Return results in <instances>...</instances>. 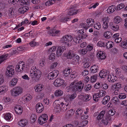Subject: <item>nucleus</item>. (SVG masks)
I'll use <instances>...</instances> for the list:
<instances>
[{
  "label": "nucleus",
  "instance_id": "nucleus-1",
  "mask_svg": "<svg viewBox=\"0 0 127 127\" xmlns=\"http://www.w3.org/2000/svg\"><path fill=\"white\" fill-rule=\"evenodd\" d=\"M84 87V84L81 81L77 82H73L71 83L69 88L70 90L73 91L80 92L83 89Z\"/></svg>",
  "mask_w": 127,
  "mask_h": 127
},
{
  "label": "nucleus",
  "instance_id": "nucleus-2",
  "mask_svg": "<svg viewBox=\"0 0 127 127\" xmlns=\"http://www.w3.org/2000/svg\"><path fill=\"white\" fill-rule=\"evenodd\" d=\"M31 68L30 71V75L32 78L36 82H37L40 79L42 73L41 71L38 69H36L35 67Z\"/></svg>",
  "mask_w": 127,
  "mask_h": 127
},
{
  "label": "nucleus",
  "instance_id": "nucleus-3",
  "mask_svg": "<svg viewBox=\"0 0 127 127\" xmlns=\"http://www.w3.org/2000/svg\"><path fill=\"white\" fill-rule=\"evenodd\" d=\"M72 37L70 35H66L64 36L61 39L62 42L65 45L69 46H71V42L73 41Z\"/></svg>",
  "mask_w": 127,
  "mask_h": 127
},
{
  "label": "nucleus",
  "instance_id": "nucleus-4",
  "mask_svg": "<svg viewBox=\"0 0 127 127\" xmlns=\"http://www.w3.org/2000/svg\"><path fill=\"white\" fill-rule=\"evenodd\" d=\"M10 65L6 69L5 72V76L7 78L15 76L14 70Z\"/></svg>",
  "mask_w": 127,
  "mask_h": 127
},
{
  "label": "nucleus",
  "instance_id": "nucleus-5",
  "mask_svg": "<svg viewBox=\"0 0 127 127\" xmlns=\"http://www.w3.org/2000/svg\"><path fill=\"white\" fill-rule=\"evenodd\" d=\"M23 92L22 89L20 87H17L12 90L11 95L12 96H16Z\"/></svg>",
  "mask_w": 127,
  "mask_h": 127
},
{
  "label": "nucleus",
  "instance_id": "nucleus-6",
  "mask_svg": "<svg viewBox=\"0 0 127 127\" xmlns=\"http://www.w3.org/2000/svg\"><path fill=\"white\" fill-rule=\"evenodd\" d=\"M53 84L56 87H57L61 85L64 87H65L66 86V83H64V80L60 78L56 79L54 81Z\"/></svg>",
  "mask_w": 127,
  "mask_h": 127
},
{
  "label": "nucleus",
  "instance_id": "nucleus-7",
  "mask_svg": "<svg viewBox=\"0 0 127 127\" xmlns=\"http://www.w3.org/2000/svg\"><path fill=\"white\" fill-rule=\"evenodd\" d=\"M63 55L66 59H70L75 57L76 54L74 53L73 51L69 50L65 53H64Z\"/></svg>",
  "mask_w": 127,
  "mask_h": 127
},
{
  "label": "nucleus",
  "instance_id": "nucleus-8",
  "mask_svg": "<svg viewBox=\"0 0 127 127\" xmlns=\"http://www.w3.org/2000/svg\"><path fill=\"white\" fill-rule=\"evenodd\" d=\"M70 104L69 102L66 103L64 104L62 102L61 106V111L62 112H65L67 109L69 108Z\"/></svg>",
  "mask_w": 127,
  "mask_h": 127
},
{
  "label": "nucleus",
  "instance_id": "nucleus-9",
  "mask_svg": "<svg viewBox=\"0 0 127 127\" xmlns=\"http://www.w3.org/2000/svg\"><path fill=\"white\" fill-rule=\"evenodd\" d=\"M78 36L82 39H84L86 38L88 36L87 34L86 33L84 32V30L81 29L78 31Z\"/></svg>",
  "mask_w": 127,
  "mask_h": 127
},
{
  "label": "nucleus",
  "instance_id": "nucleus-10",
  "mask_svg": "<svg viewBox=\"0 0 127 127\" xmlns=\"http://www.w3.org/2000/svg\"><path fill=\"white\" fill-rule=\"evenodd\" d=\"M35 107L36 112L39 113H41L43 111L44 108L43 105L41 103H37Z\"/></svg>",
  "mask_w": 127,
  "mask_h": 127
},
{
  "label": "nucleus",
  "instance_id": "nucleus-11",
  "mask_svg": "<svg viewBox=\"0 0 127 127\" xmlns=\"http://www.w3.org/2000/svg\"><path fill=\"white\" fill-rule=\"evenodd\" d=\"M66 49L65 46H60L57 48L56 55L57 56H61L63 52Z\"/></svg>",
  "mask_w": 127,
  "mask_h": 127
},
{
  "label": "nucleus",
  "instance_id": "nucleus-12",
  "mask_svg": "<svg viewBox=\"0 0 127 127\" xmlns=\"http://www.w3.org/2000/svg\"><path fill=\"white\" fill-rule=\"evenodd\" d=\"M96 55L97 58L101 60H104L106 58V55L104 52L99 51L97 52Z\"/></svg>",
  "mask_w": 127,
  "mask_h": 127
},
{
  "label": "nucleus",
  "instance_id": "nucleus-13",
  "mask_svg": "<svg viewBox=\"0 0 127 127\" xmlns=\"http://www.w3.org/2000/svg\"><path fill=\"white\" fill-rule=\"evenodd\" d=\"M62 102L58 101L56 102L55 105L54 110L57 113H59L61 111V106Z\"/></svg>",
  "mask_w": 127,
  "mask_h": 127
},
{
  "label": "nucleus",
  "instance_id": "nucleus-14",
  "mask_svg": "<svg viewBox=\"0 0 127 127\" xmlns=\"http://www.w3.org/2000/svg\"><path fill=\"white\" fill-rule=\"evenodd\" d=\"M75 56L71 59H72L71 61V63L72 64L74 65L78 64L79 63V60L80 58L79 56L77 55H76Z\"/></svg>",
  "mask_w": 127,
  "mask_h": 127
},
{
  "label": "nucleus",
  "instance_id": "nucleus-15",
  "mask_svg": "<svg viewBox=\"0 0 127 127\" xmlns=\"http://www.w3.org/2000/svg\"><path fill=\"white\" fill-rule=\"evenodd\" d=\"M79 98L85 101H89L91 98V96L88 95H81L79 96Z\"/></svg>",
  "mask_w": 127,
  "mask_h": 127
},
{
  "label": "nucleus",
  "instance_id": "nucleus-16",
  "mask_svg": "<svg viewBox=\"0 0 127 127\" xmlns=\"http://www.w3.org/2000/svg\"><path fill=\"white\" fill-rule=\"evenodd\" d=\"M28 121L26 119H22L19 121L18 123V125L22 127L25 126L28 124Z\"/></svg>",
  "mask_w": 127,
  "mask_h": 127
},
{
  "label": "nucleus",
  "instance_id": "nucleus-17",
  "mask_svg": "<svg viewBox=\"0 0 127 127\" xmlns=\"http://www.w3.org/2000/svg\"><path fill=\"white\" fill-rule=\"evenodd\" d=\"M108 72H107L106 70H102L99 73V75L101 78H103L108 76Z\"/></svg>",
  "mask_w": 127,
  "mask_h": 127
},
{
  "label": "nucleus",
  "instance_id": "nucleus-18",
  "mask_svg": "<svg viewBox=\"0 0 127 127\" xmlns=\"http://www.w3.org/2000/svg\"><path fill=\"white\" fill-rule=\"evenodd\" d=\"M7 87L3 86L0 87V95L3 94L7 91Z\"/></svg>",
  "mask_w": 127,
  "mask_h": 127
},
{
  "label": "nucleus",
  "instance_id": "nucleus-19",
  "mask_svg": "<svg viewBox=\"0 0 127 127\" xmlns=\"http://www.w3.org/2000/svg\"><path fill=\"white\" fill-rule=\"evenodd\" d=\"M116 7L115 5H112L109 7L107 9V12L111 13L114 12L116 9Z\"/></svg>",
  "mask_w": 127,
  "mask_h": 127
},
{
  "label": "nucleus",
  "instance_id": "nucleus-20",
  "mask_svg": "<svg viewBox=\"0 0 127 127\" xmlns=\"http://www.w3.org/2000/svg\"><path fill=\"white\" fill-rule=\"evenodd\" d=\"M99 67L98 65H93L91 68V71L92 73H96L99 69Z\"/></svg>",
  "mask_w": 127,
  "mask_h": 127
},
{
  "label": "nucleus",
  "instance_id": "nucleus-21",
  "mask_svg": "<svg viewBox=\"0 0 127 127\" xmlns=\"http://www.w3.org/2000/svg\"><path fill=\"white\" fill-rule=\"evenodd\" d=\"M79 12V10L76 11L74 8H71L67 14L68 15H74Z\"/></svg>",
  "mask_w": 127,
  "mask_h": 127
},
{
  "label": "nucleus",
  "instance_id": "nucleus-22",
  "mask_svg": "<svg viewBox=\"0 0 127 127\" xmlns=\"http://www.w3.org/2000/svg\"><path fill=\"white\" fill-rule=\"evenodd\" d=\"M110 97L109 95L106 96L103 99L102 103L104 105H105L110 100Z\"/></svg>",
  "mask_w": 127,
  "mask_h": 127
},
{
  "label": "nucleus",
  "instance_id": "nucleus-23",
  "mask_svg": "<svg viewBox=\"0 0 127 127\" xmlns=\"http://www.w3.org/2000/svg\"><path fill=\"white\" fill-rule=\"evenodd\" d=\"M29 9L28 7L26 6L20 7L19 9V12L21 13H24L27 11Z\"/></svg>",
  "mask_w": 127,
  "mask_h": 127
},
{
  "label": "nucleus",
  "instance_id": "nucleus-24",
  "mask_svg": "<svg viewBox=\"0 0 127 127\" xmlns=\"http://www.w3.org/2000/svg\"><path fill=\"white\" fill-rule=\"evenodd\" d=\"M111 100V101L113 102V103L118 104L121 103V101L119 100V99L117 96H114L113 97L112 99Z\"/></svg>",
  "mask_w": 127,
  "mask_h": 127
},
{
  "label": "nucleus",
  "instance_id": "nucleus-25",
  "mask_svg": "<svg viewBox=\"0 0 127 127\" xmlns=\"http://www.w3.org/2000/svg\"><path fill=\"white\" fill-rule=\"evenodd\" d=\"M9 15L10 16H14L16 13V11L14 8L10 7L9 8Z\"/></svg>",
  "mask_w": 127,
  "mask_h": 127
},
{
  "label": "nucleus",
  "instance_id": "nucleus-26",
  "mask_svg": "<svg viewBox=\"0 0 127 127\" xmlns=\"http://www.w3.org/2000/svg\"><path fill=\"white\" fill-rule=\"evenodd\" d=\"M71 71L70 70V69L69 68H65L63 73L64 75L66 77L68 76L71 73Z\"/></svg>",
  "mask_w": 127,
  "mask_h": 127
},
{
  "label": "nucleus",
  "instance_id": "nucleus-27",
  "mask_svg": "<svg viewBox=\"0 0 127 127\" xmlns=\"http://www.w3.org/2000/svg\"><path fill=\"white\" fill-rule=\"evenodd\" d=\"M39 123L41 125H42L47 122V121L45 119H44L43 116H41L39 117L38 119Z\"/></svg>",
  "mask_w": 127,
  "mask_h": 127
},
{
  "label": "nucleus",
  "instance_id": "nucleus-28",
  "mask_svg": "<svg viewBox=\"0 0 127 127\" xmlns=\"http://www.w3.org/2000/svg\"><path fill=\"white\" fill-rule=\"evenodd\" d=\"M63 94V92L62 90H56L55 93V96L59 97L62 95Z\"/></svg>",
  "mask_w": 127,
  "mask_h": 127
},
{
  "label": "nucleus",
  "instance_id": "nucleus-29",
  "mask_svg": "<svg viewBox=\"0 0 127 127\" xmlns=\"http://www.w3.org/2000/svg\"><path fill=\"white\" fill-rule=\"evenodd\" d=\"M115 22L117 24H118L122 21V19L119 16H117L114 18Z\"/></svg>",
  "mask_w": 127,
  "mask_h": 127
},
{
  "label": "nucleus",
  "instance_id": "nucleus-30",
  "mask_svg": "<svg viewBox=\"0 0 127 127\" xmlns=\"http://www.w3.org/2000/svg\"><path fill=\"white\" fill-rule=\"evenodd\" d=\"M112 35V34L111 32L107 31L104 33V36L106 38L108 39Z\"/></svg>",
  "mask_w": 127,
  "mask_h": 127
},
{
  "label": "nucleus",
  "instance_id": "nucleus-31",
  "mask_svg": "<svg viewBox=\"0 0 127 127\" xmlns=\"http://www.w3.org/2000/svg\"><path fill=\"white\" fill-rule=\"evenodd\" d=\"M8 54H6V55H3L0 56V64L5 60L6 59V58L8 56Z\"/></svg>",
  "mask_w": 127,
  "mask_h": 127
},
{
  "label": "nucleus",
  "instance_id": "nucleus-32",
  "mask_svg": "<svg viewBox=\"0 0 127 127\" xmlns=\"http://www.w3.org/2000/svg\"><path fill=\"white\" fill-rule=\"evenodd\" d=\"M18 81V79L16 78H13L10 83V85L11 86L15 85L16 84Z\"/></svg>",
  "mask_w": 127,
  "mask_h": 127
},
{
  "label": "nucleus",
  "instance_id": "nucleus-33",
  "mask_svg": "<svg viewBox=\"0 0 127 127\" xmlns=\"http://www.w3.org/2000/svg\"><path fill=\"white\" fill-rule=\"evenodd\" d=\"M105 113V111H102L97 117V118L98 120H99L102 118L104 116Z\"/></svg>",
  "mask_w": 127,
  "mask_h": 127
},
{
  "label": "nucleus",
  "instance_id": "nucleus-34",
  "mask_svg": "<svg viewBox=\"0 0 127 127\" xmlns=\"http://www.w3.org/2000/svg\"><path fill=\"white\" fill-rule=\"evenodd\" d=\"M80 37H79V36L78 37H76L73 38V40L76 43H80L82 41L81 40Z\"/></svg>",
  "mask_w": 127,
  "mask_h": 127
},
{
  "label": "nucleus",
  "instance_id": "nucleus-35",
  "mask_svg": "<svg viewBox=\"0 0 127 127\" xmlns=\"http://www.w3.org/2000/svg\"><path fill=\"white\" fill-rule=\"evenodd\" d=\"M33 60L31 59H30L27 61V65L28 66H31L33 65Z\"/></svg>",
  "mask_w": 127,
  "mask_h": 127
},
{
  "label": "nucleus",
  "instance_id": "nucleus-36",
  "mask_svg": "<svg viewBox=\"0 0 127 127\" xmlns=\"http://www.w3.org/2000/svg\"><path fill=\"white\" fill-rule=\"evenodd\" d=\"M113 43L111 41H108L105 45L106 46L107 48L110 49L111 48L113 47Z\"/></svg>",
  "mask_w": 127,
  "mask_h": 127
},
{
  "label": "nucleus",
  "instance_id": "nucleus-37",
  "mask_svg": "<svg viewBox=\"0 0 127 127\" xmlns=\"http://www.w3.org/2000/svg\"><path fill=\"white\" fill-rule=\"evenodd\" d=\"M24 99L26 101L28 102L32 98V96L30 94H28L24 97Z\"/></svg>",
  "mask_w": 127,
  "mask_h": 127
},
{
  "label": "nucleus",
  "instance_id": "nucleus-38",
  "mask_svg": "<svg viewBox=\"0 0 127 127\" xmlns=\"http://www.w3.org/2000/svg\"><path fill=\"white\" fill-rule=\"evenodd\" d=\"M106 92L105 91H103L102 90L100 91L99 92L97 93V94L100 97H101L103 96H104L106 94Z\"/></svg>",
  "mask_w": 127,
  "mask_h": 127
},
{
  "label": "nucleus",
  "instance_id": "nucleus-39",
  "mask_svg": "<svg viewBox=\"0 0 127 127\" xmlns=\"http://www.w3.org/2000/svg\"><path fill=\"white\" fill-rule=\"evenodd\" d=\"M74 110L73 109H71L69 111V113L67 114L66 115L68 116L69 117H70L74 114Z\"/></svg>",
  "mask_w": 127,
  "mask_h": 127
},
{
  "label": "nucleus",
  "instance_id": "nucleus-40",
  "mask_svg": "<svg viewBox=\"0 0 127 127\" xmlns=\"http://www.w3.org/2000/svg\"><path fill=\"white\" fill-rule=\"evenodd\" d=\"M59 64V62L58 61L52 63L50 66V69H54Z\"/></svg>",
  "mask_w": 127,
  "mask_h": 127
},
{
  "label": "nucleus",
  "instance_id": "nucleus-41",
  "mask_svg": "<svg viewBox=\"0 0 127 127\" xmlns=\"http://www.w3.org/2000/svg\"><path fill=\"white\" fill-rule=\"evenodd\" d=\"M11 118L10 113H8L6 114L4 116V118L6 120L9 121L10 120Z\"/></svg>",
  "mask_w": 127,
  "mask_h": 127
},
{
  "label": "nucleus",
  "instance_id": "nucleus-42",
  "mask_svg": "<svg viewBox=\"0 0 127 127\" xmlns=\"http://www.w3.org/2000/svg\"><path fill=\"white\" fill-rule=\"evenodd\" d=\"M111 28L112 30L115 31H117L119 29V26L117 25L111 26Z\"/></svg>",
  "mask_w": 127,
  "mask_h": 127
},
{
  "label": "nucleus",
  "instance_id": "nucleus-43",
  "mask_svg": "<svg viewBox=\"0 0 127 127\" xmlns=\"http://www.w3.org/2000/svg\"><path fill=\"white\" fill-rule=\"evenodd\" d=\"M97 79V75H94L91 77V81L92 82H95Z\"/></svg>",
  "mask_w": 127,
  "mask_h": 127
},
{
  "label": "nucleus",
  "instance_id": "nucleus-44",
  "mask_svg": "<svg viewBox=\"0 0 127 127\" xmlns=\"http://www.w3.org/2000/svg\"><path fill=\"white\" fill-rule=\"evenodd\" d=\"M94 27L95 29L99 30L101 27V25L99 22L97 23L94 25Z\"/></svg>",
  "mask_w": 127,
  "mask_h": 127
},
{
  "label": "nucleus",
  "instance_id": "nucleus-45",
  "mask_svg": "<svg viewBox=\"0 0 127 127\" xmlns=\"http://www.w3.org/2000/svg\"><path fill=\"white\" fill-rule=\"evenodd\" d=\"M97 94H94L93 95V99L95 101H97L99 99L98 98H100L99 96Z\"/></svg>",
  "mask_w": 127,
  "mask_h": 127
},
{
  "label": "nucleus",
  "instance_id": "nucleus-46",
  "mask_svg": "<svg viewBox=\"0 0 127 127\" xmlns=\"http://www.w3.org/2000/svg\"><path fill=\"white\" fill-rule=\"evenodd\" d=\"M88 52H89L88 51V50L86 48H84L82 49L80 51V54L82 55L85 54Z\"/></svg>",
  "mask_w": 127,
  "mask_h": 127
},
{
  "label": "nucleus",
  "instance_id": "nucleus-47",
  "mask_svg": "<svg viewBox=\"0 0 127 127\" xmlns=\"http://www.w3.org/2000/svg\"><path fill=\"white\" fill-rule=\"evenodd\" d=\"M121 84L120 83H118L114 85L113 86V87L115 88V89H119L121 88Z\"/></svg>",
  "mask_w": 127,
  "mask_h": 127
},
{
  "label": "nucleus",
  "instance_id": "nucleus-48",
  "mask_svg": "<svg viewBox=\"0 0 127 127\" xmlns=\"http://www.w3.org/2000/svg\"><path fill=\"white\" fill-rule=\"evenodd\" d=\"M83 111L82 110L78 109L76 111L75 113L77 115H80L81 117V116H82V114L83 113Z\"/></svg>",
  "mask_w": 127,
  "mask_h": 127
},
{
  "label": "nucleus",
  "instance_id": "nucleus-49",
  "mask_svg": "<svg viewBox=\"0 0 127 127\" xmlns=\"http://www.w3.org/2000/svg\"><path fill=\"white\" fill-rule=\"evenodd\" d=\"M121 46L123 48L127 49V40L126 41L121 43Z\"/></svg>",
  "mask_w": 127,
  "mask_h": 127
},
{
  "label": "nucleus",
  "instance_id": "nucleus-50",
  "mask_svg": "<svg viewBox=\"0 0 127 127\" xmlns=\"http://www.w3.org/2000/svg\"><path fill=\"white\" fill-rule=\"evenodd\" d=\"M97 45L100 47H105V46L106 43L103 41H99L97 43Z\"/></svg>",
  "mask_w": 127,
  "mask_h": 127
},
{
  "label": "nucleus",
  "instance_id": "nucleus-51",
  "mask_svg": "<svg viewBox=\"0 0 127 127\" xmlns=\"http://www.w3.org/2000/svg\"><path fill=\"white\" fill-rule=\"evenodd\" d=\"M53 73L52 72L50 73L48 75V78L49 79H53L54 78H55V76H54V75H53Z\"/></svg>",
  "mask_w": 127,
  "mask_h": 127
},
{
  "label": "nucleus",
  "instance_id": "nucleus-52",
  "mask_svg": "<svg viewBox=\"0 0 127 127\" xmlns=\"http://www.w3.org/2000/svg\"><path fill=\"white\" fill-rule=\"evenodd\" d=\"M77 96L76 94V93H74L71 95V96L69 97V99L70 101H72Z\"/></svg>",
  "mask_w": 127,
  "mask_h": 127
},
{
  "label": "nucleus",
  "instance_id": "nucleus-53",
  "mask_svg": "<svg viewBox=\"0 0 127 127\" xmlns=\"http://www.w3.org/2000/svg\"><path fill=\"white\" fill-rule=\"evenodd\" d=\"M55 53L51 54L49 57V59L53 61L55 60Z\"/></svg>",
  "mask_w": 127,
  "mask_h": 127
},
{
  "label": "nucleus",
  "instance_id": "nucleus-54",
  "mask_svg": "<svg viewBox=\"0 0 127 127\" xmlns=\"http://www.w3.org/2000/svg\"><path fill=\"white\" fill-rule=\"evenodd\" d=\"M40 84H38L35 87L34 89H35L36 92H39L41 91V89H40L41 88L39 87H40Z\"/></svg>",
  "mask_w": 127,
  "mask_h": 127
},
{
  "label": "nucleus",
  "instance_id": "nucleus-55",
  "mask_svg": "<svg viewBox=\"0 0 127 127\" xmlns=\"http://www.w3.org/2000/svg\"><path fill=\"white\" fill-rule=\"evenodd\" d=\"M116 113V111L114 110H110L108 112V114L109 115L113 116Z\"/></svg>",
  "mask_w": 127,
  "mask_h": 127
},
{
  "label": "nucleus",
  "instance_id": "nucleus-56",
  "mask_svg": "<svg viewBox=\"0 0 127 127\" xmlns=\"http://www.w3.org/2000/svg\"><path fill=\"white\" fill-rule=\"evenodd\" d=\"M126 97V96L125 94L124 93H121L120 95H119V98L120 99H124Z\"/></svg>",
  "mask_w": 127,
  "mask_h": 127
},
{
  "label": "nucleus",
  "instance_id": "nucleus-57",
  "mask_svg": "<svg viewBox=\"0 0 127 127\" xmlns=\"http://www.w3.org/2000/svg\"><path fill=\"white\" fill-rule=\"evenodd\" d=\"M52 72L53 73V75H54V76H55V78H56L57 76L59 74V71L57 70H54Z\"/></svg>",
  "mask_w": 127,
  "mask_h": 127
},
{
  "label": "nucleus",
  "instance_id": "nucleus-58",
  "mask_svg": "<svg viewBox=\"0 0 127 127\" xmlns=\"http://www.w3.org/2000/svg\"><path fill=\"white\" fill-rule=\"evenodd\" d=\"M77 76V73L75 72H73L70 74V77L71 78H74L76 77Z\"/></svg>",
  "mask_w": 127,
  "mask_h": 127
},
{
  "label": "nucleus",
  "instance_id": "nucleus-59",
  "mask_svg": "<svg viewBox=\"0 0 127 127\" xmlns=\"http://www.w3.org/2000/svg\"><path fill=\"white\" fill-rule=\"evenodd\" d=\"M93 47L92 44H89L86 47V49L88 50V52H89L93 49Z\"/></svg>",
  "mask_w": 127,
  "mask_h": 127
},
{
  "label": "nucleus",
  "instance_id": "nucleus-60",
  "mask_svg": "<svg viewBox=\"0 0 127 127\" xmlns=\"http://www.w3.org/2000/svg\"><path fill=\"white\" fill-rule=\"evenodd\" d=\"M91 85L90 84H88L85 87V89L86 91H88L91 88Z\"/></svg>",
  "mask_w": 127,
  "mask_h": 127
},
{
  "label": "nucleus",
  "instance_id": "nucleus-61",
  "mask_svg": "<svg viewBox=\"0 0 127 127\" xmlns=\"http://www.w3.org/2000/svg\"><path fill=\"white\" fill-rule=\"evenodd\" d=\"M101 87L103 89L106 90L108 89L109 86L106 83L103 84L102 85Z\"/></svg>",
  "mask_w": 127,
  "mask_h": 127
},
{
  "label": "nucleus",
  "instance_id": "nucleus-62",
  "mask_svg": "<svg viewBox=\"0 0 127 127\" xmlns=\"http://www.w3.org/2000/svg\"><path fill=\"white\" fill-rule=\"evenodd\" d=\"M20 65H16V71L18 72H21L22 71H23L22 69H21L20 68ZM24 71H25V70Z\"/></svg>",
  "mask_w": 127,
  "mask_h": 127
},
{
  "label": "nucleus",
  "instance_id": "nucleus-63",
  "mask_svg": "<svg viewBox=\"0 0 127 127\" xmlns=\"http://www.w3.org/2000/svg\"><path fill=\"white\" fill-rule=\"evenodd\" d=\"M89 71L88 70H85L82 72L81 73V75L83 76H85L87 75L89 73Z\"/></svg>",
  "mask_w": 127,
  "mask_h": 127
},
{
  "label": "nucleus",
  "instance_id": "nucleus-64",
  "mask_svg": "<svg viewBox=\"0 0 127 127\" xmlns=\"http://www.w3.org/2000/svg\"><path fill=\"white\" fill-rule=\"evenodd\" d=\"M125 6L122 3H121L117 6V9H119L120 10L124 8Z\"/></svg>",
  "mask_w": 127,
  "mask_h": 127
}]
</instances>
